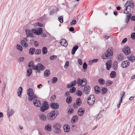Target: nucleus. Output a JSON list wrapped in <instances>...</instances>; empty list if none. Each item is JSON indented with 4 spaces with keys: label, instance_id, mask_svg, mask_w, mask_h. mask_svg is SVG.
I'll return each mask as SVG.
<instances>
[{
    "label": "nucleus",
    "instance_id": "f257e3e1",
    "mask_svg": "<svg viewBox=\"0 0 135 135\" xmlns=\"http://www.w3.org/2000/svg\"><path fill=\"white\" fill-rule=\"evenodd\" d=\"M59 111L56 110L52 111L47 115V118L49 121L54 120L59 114Z\"/></svg>",
    "mask_w": 135,
    "mask_h": 135
},
{
    "label": "nucleus",
    "instance_id": "f03ea898",
    "mask_svg": "<svg viewBox=\"0 0 135 135\" xmlns=\"http://www.w3.org/2000/svg\"><path fill=\"white\" fill-rule=\"evenodd\" d=\"M112 47H110L101 56L102 57L103 59H106L109 57L111 58L113 55Z\"/></svg>",
    "mask_w": 135,
    "mask_h": 135
},
{
    "label": "nucleus",
    "instance_id": "7ed1b4c3",
    "mask_svg": "<svg viewBox=\"0 0 135 135\" xmlns=\"http://www.w3.org/2000/svg\"><path fill=\"white\" fill-rule=\"evenodd\" d=\"M61 124L60 123H55L53 125V128L55 130L54 131L55 133L57 134H59L61 132L60 128L61 127Z\"/></svg>",
    "mask_w": 135,
    "mask_h": 135
},
{
    "label": "nucleus",
    "instance_id": "20e7f679",
    "mask_svg": "<svg viewBox=\"0 0 135 135\" xmlns=\"http://www.w3.org/2000/svg\"><path fill=\"white\" fill-rule=\"evenodd\" d=\"M42 105V106L40 107V110L42 112H44L47 110L49 108V105L47 101H44Z\"/></svg>",
    "mask_w": 135,
    "mask_h": 135
},
{
    "label": "nucleus",
    "instance_id": "39448f33",
    "mask_svg": "<svg viewBox=\"0 0 135 135\" xmlns=\"http://www.w3.org/2000/svg\"><path fill=\"white\" fill-rule=\"evenodd\" d=\"M95 100L94 95L93 94L90 95L87 99L88 104L89 105H93L95 103Z\"/></svg>",
    "mask_w": 135,
    "mask_h": 135
},
{
    "label": "nucleus",
    "instance_id": "423d86ee",
    "mask_svg": "<svg viewBox=\"0 0 135 135\" xmlns=\"http://www.w3.org/2000/svg\"><path fill=\"white\" fill-rule=\"evenodd\" d=\"M35 68H33L34 70H36V73L38 72L39 73L40 72V71L43 70L45 69L44 66L40 63H38Z\"/></svg>",
    "mask_w": 135,
    "mask_h": 135
},
{
    "label": "nucleus",
    "instance_id": "0eeeda50",
    "mask_svg": "<svg viewBox=\"0 0 135 135\" xmlns=\"http://www.w3.org/2000/svg\"><path fill=\"white\" fill-rule=\"evenodd\" d=\"M77 83L78 86H81L82 87L84 86L87 83L86 79L85 78L81 79L78 78L77 79Z\"/></svg>",
    "mask_w": 135,
    "mask_h": 135
},
{
    "label": "nucleus",
    "instance_id": "6e6552de",
    "mask_svg": "<svg viewBox=\"0 0 135 135\" xmlns=\"http://www.w3.org/2000/svg\"><path fill=\"white\" fill-rule=\"evenodd\" d=\"M122 51L126 55H127L131 52L130 48L128 46H126L124 47L122 49Z\"/></svg>",
    "mask_w": 135,
    "mask_h": 135
},
{
    "label": "nucleus",
    "instance_id": "1a4fd4ad",
    "mask_svg": "<svg viewBox=\"0 0 135 135\" xmlns=\"http://www.w3.org/2000/svg\"><path fill=\"white\" fill-rule=\"evenodd\" d=\"M130 63L128 60H126L123 61L121 64V66L123 68L127 67L130 65Z\"/></svg>",
    "mask_w": 135,
    "mask_h": 135
},
{
    "label": "nucleus",
    "instance_id": "9d476101",
    "mask_svg": "<svg viewBox=\"0 0 135 135\" xmlns=\"http://www.w3.org/2000/svg\"><path fill=\"white\" fill-rule=\"evenodd\" d=\"M59 105L57 103H55L54 102L51 103L50 104V107L52 109H56L59 108Z\"/></svg>",
    "mask_w": 135,
    "mask_h": 135
},
{
    "label": "nucleus",
    "instance_id": "9b49d317",
    "mask_svg": "<svg viewBox=\"0 0 135 135\" xmlns=\"http://www.w3.org/2000/svg\"><path fill=\"white\" fill-rule=\"evenodd\" d=\"M85 111V109L83 108H79L78 111V114L80 117H82Z\"/></svg>",
    "mask_w": 135,
    "mask_h": 135
},
{
    "label": "nucleus",
    "instance_id": "f8f14e48",
    "mask_svg": "<svg viewBox=\"0 0 135 135\" xmlns=\"http://www.w3.org/2000/svg\"><path fill=\"white\" fill-rule=\"evenodd\" d=\"M90 90V88L89 86H85L83 90L85 94H89Z\"/></svg>",
    "mask_w": 135,
    "mask_h": 135
},
{
    "label": "nucleus",
    "instance_id": "ddd939ff",
    "mask_svg": "<svg viewBox=\"0 0 135 135\" xmlns=\"http://www.w3.org/2000/svg\"><path fill=\"white\" fill-rule=\"evenodd\" d=\"M27 95L28 96V99L30 98L31 96H32L33 95L34 93L33 89L31 88H29L28 89L27 91Z\"/></svg>",
    "mask_w": 135,
    "mask_h": 135
},
{
    "label": "nucleus",
    "instance_id": "4468645a",
    "mask_svg": "<svg viewBox=\"0 0 135 135\" xmlns=\"http://www.w3.org/2000/svg\"><path fill=\"white\" fill-rule=\"evenodd\" d=\"M33 103L34 105L36 107H39L41 105V102L38 100L34 99Z\"/></svg>",
    "mask_w": 135,
    "mask_h": 135
},
{
    "label": "nucleus",
    "instance_id": "2eb2a0df",
    "mask_svg": "<svg viewBox=\"0 0 135 135\" xmlns=\"http://www.w3.org/2000/svg\"><path fill=\"white\" fill-rule=\"evenodd\" d=\"M105 65L107 66V69L109 70L111 68L112 65V61L111 60L108 61L106 63Z\"/></svg>",
    "mask_w": 135,
    "mask_h": 135
},
{
    "label": "nucleus",
    "instance_id": "dca6fc26",
    "mask_svg": "<svg viewBox=\"0 0 135 135\" xmlns=\"http://www.w3.org/2000/svg\"><path fill=\"white\" fill-rule=\"evenodd\" d=\"M39 117L40 119L42 121H46L47 118V116L43 114H39Z\"/></svg>",
    "mask_w": 135,
    "mask_h": 135
},
{
    "label": "nucleus",
    "instance_id": "f3484780",
    "mask_svg": "<svg viewBox=\"0 0 135 135\" xmlns=\"http://www.w3.org/2000/svg\"><path fill=\"white\" fill-rule=\"evenodd\" d=\"M78 116L77 115H74L73 117L71 119V122L72 123H75L78 121Z\"/></svg>",
    "mask_w": 135,
    "mask_h": 135
},
{
    "label": "nucleus",
    "instance_id": "a211bd4d",
    "mask_svg": "<svg viewBox=\"0 0 135 135\" xmlns=\"http://www.w3.org/2000/svg\"><path fill=\"white\" fill-rule=\"evenodd\" d=\"M14 113V111L13 109H10L9 108H8L7 112L8 117L9 118L10 116L12 115Z\"/></svg>",
    "mask_w": 135,
    "mask_h": 135
},
{
    "label": "nucleus",
    "instance_id": "6ab92c4d",
    "mask_svg": "<svg viewBox=\"0 0 135 135\" xmlns=\"http://www.w3.org/2000/svg\"><path fill=\"white\" fill-rule=\"evenodd\" d=\"M45 129L48 132H50L52 130V126L50 124H47L45 126Z\"/></svg>",
    "mask_w": 135,
    "mask_h": 135
},
{
    "label": "nucleus",
    "instance_id": "aec40b11",
    "mask_svg": "<svg viewBox=\"0 0 135 135\" xmlns=\"http://www.w3.org/2000/svg\"><path fill=\"white\" fill-rule=\"evenodd\" d=\"M25 32L26 34L27 35V37H33V34L30 30L27 29L25 30Z\"/></svg>",
    "mask_w": 135,
    "mask_h": 135
},
{
    "label": "nucleus",
    "instance_id": "412c9836",
    "mask_svg": "<svg viewBox=\"0 0 135 135\" xmlns=\"http://www.w3.org/2000/svg\"><path fill=\"white\" fill-rule=\"evenodd\" d=\"M64 131L66 132H69L70 130V127L69 125L67 124L64 125L63 126Z\"/></svg>",
    "mask_w": 135,
    "mask_h": 135
},
{
    "label": "nucleus",
    "instance_id": "4be33fe9",
    "mask_svg": "<svg viewBox=\"0 0 135 135\" xmlns=\"http://www.w3.org/2000/svg\"><path fill=\"white\" fill-rule=\"evenodd\" d=\"M118 62L116 61H114L112 65V67L114 70L116 71L118 68Z\"/></svg>",
    "mask_w": 135,
    "mask_h": 135
},
{
    "label": "nucleus",
    "instance_id": "5701e85b",
    "mask_svg": "<svg viewBox=\"0 0 135 135\" xmlns=\"http://www.w3.org/2000/svg\"><path fill=\"white\" fill-rule=\"evenodd\" d=\"M95 92L97 94H99L100 92V87L98 86H96L94 87Z\"/></svg>",
    "mask_w": 135,
    "mask_h": 135
},
{
    "label": "nucleus",
    "instance_id": "b1692460",
    "mask_svg": "<svg viewBox=\"0 0 135 135\" xmlns=\"http://www.w3.org/2000/svg\"><path fill=\"white\" fill-rule=\"evenodd\" d=\"M78 48V45H75L74 46L72 49L71 51V54L72 55H74L75 52L76 51Z\"/></svg>",
    "mask_w": 135,
    "mask_h": 135
},
{
    "label": "nucleus",
    "instance_id": "393cba45",
    "mask_svg": "<svg viewBox=\"0 0 135 135\" xmlns=\"http://www.w3.org/2000/svg\"><path fill=\"white\" fill-rule=\"evenodd\" d=\"M127 58L129 61L130 60L132 62H134L135 60V57L133 54L131 56L127 57Z\"/></svg>",
    "mask_w": 135,
    "mask_h": 135
},
{
    "label": "nucleus",
    "instance_id": "a878e982",
    "mask_svg": "<svg viewBox=\"0 0 135 135\" xmlns=\"http://www.w3.org/2000/svg\"><path fill=\"white\" fill-rule=\"evenodd\" d=\"M20 44L24 47H26L28 46V44L23 40L21 41Z\"/></svg>",
    "mask_w": 135,
    "mask_h": 135
},
{
    "label": "nucleus",
    "instance_id": "bb28decb",
    "mask_svg": "<svg viewBox=\"0 0 135 135\" xmlns=\"http://www.w3.org/2000/svg\"><path fill=\"white\" fill-rule=\"evenodd\" d=\"M116 76V74L115 71H112L111 72L110 74V77L112 78H115Z\"/></svg>",
    "mask_w": 135,
    "mask_h": 135
},
{
    "label": "nucleus",
    "instance_id": "cd10ccee",
    "mask_svg": "<svg viewBox=\"0 0 135 135\" xmlns=\"http://www.w3.org/2000/svg\"><path fill=\"white\" fill-rule=\"evenodd\" d=\"M35 51V49L34 48H31L29 50V53L30 54L33 55Z\"/></svg>",
    "mask_w": 135,
    "mask_h": 135
},
{
    "label": "nucleus",
    "instance_id": "c85d7f7f",
    "mask_svg": "<svg viewBox=\"0 0 135 135\" xmlns=\"http://www.w3.org/2000/svg\"><path fill=\"white\" fill-rule=\"evenodd\" d=\"M123 56L122 54H120L118 55L117 59L119 61H122L123 60Z\"/></svg>",
    "mask_w": 135,
    "mask_h": 135
},
{
    "label": "nucleus",
    "instance_id": "c756f323",
    "mask_svg": "<svg viewBox=\"0 0 135 135\" xmlns=\"http://www.w3.org/2000/svg\"><path fill=\"white\" fill-rule=\"evenodd\" d=\"M37 31V35H40L41 33L42 32L43 30L40 27L38 28L37 30H36Z\"/></svg>",
    "mask_w": 135,
    "mask_h": 135
},
{
    "label": "nucleus",
    "instance_id": "7c9ffc66",
    "mask_svg": "<svg viewBox=\"0 0 135 135\" xmlns=\"http://www.w3.org/2000/svg\"><path fill=\"white\" fill-rule=\"evenodd\" d=\"M50 74V71L49 70H46L44 72V75L45 77H48Z\"/></svg>",
    "mask_w": 135,
    "mask_h": 135
},
{
    "label": "nucleus",
    "instance_id": "2f4dec72",
    "mask_svg": "<svg viewBox=\"0 0 135 135\" xmlns=\"http://www.w3.org/2000/svg\"><path fill=\"white\" fill-rule=\"evenodd\" d=\"M22 87L20 86L18 89V91L17 92L18 95L20 97L21 95L22 91Z\"/></svg>",
    "mask_w": 135,
    "mask_h": 135
},
{
    "label": "nucleus",
    "instance_id": "473e14b6",
    "mask_svg": "<svg viewBox=\"0 0 135 135\" xmlns=\"http://www.w3.org/2000/svg\"><path fill=\"white\" fill-rule=\"evenodd\" d=\"M76 102L78 106H80L82 103L81 100L79 98H77L76 99Z\"/></svg>",
    "mask_w": 135,
    "mask_h": 135
},
{
    "label": "nucleus",
    "instance_id": "72a5a7b5",
    "mask_svg": "<svg viewBox=\"0 0 135 135\" xmlns=\"http://www.w3.org/2000/svg\"><path fill=\"white\" fill-rule=\"evenodd\" d=\"M37 98L38 97L36 95L34 94L33 95L31 96L28 99V100L29 101H30L32 100L33 99H37Z\"/></svg>",
    "mask_w": 135,
    "mask_h": 135
},
{
    "label": "nucleus",
    "instance_id": "f704fd0d",
    "mask_svg": "<svg viewBox=\"0 0 135 135\" xmlns=\"http://www.w3.org/2000/svg\"><path fill=\"white\" fill-rule=\"evenodd\" d=\"M99 83L101 85H103L105 83V80L102 78H99L98 80Z\"/></svg>",
    "mask_w": 135,
    "mask_h": 135
},
{
    "label": "nucleus",
    "instance_id": "c9c22d12",
    "mask_svg": "<svg viewBox=\"0 0 135 135\" xmlns=\"http://www.w3.org/2000/svg\"><path fill=\"white\" fill-rule=\"evenodd\" d=\"M113 82L110 80L107 81L105 82V85L107 86H109L111 85L113 83Z\"/></svg>",
    "mask_w": 135,
    "mask_h": 135
},
{
    "label": "nucleus",
    "instance_id": "e433bc0d",
    "mask_svg": "<svg viewBox=\"0 0 135 135\" xmlns=\"http://www.w3.org/2000/svg\"><path fill=\"white\" fill-rule=\"evenodd\" d=\"M72 100V97L71 96H69L66 99V102L68 104H70Z\"/></svg>",
    "mask_w": 135,
    "mask_h": 135
},
{
    "label": "nucleus",
    "instance_id": "4c0bfd02",
    "mask_svg": "<svg viewBox=\"0 0 135 135\" xmlns=\"http://www.w3.org/2000/svg\"><path fill=\"white\" fill-rule=\"evenodd\" d=\"M101 93L102 94H103L104 93H106L107 91V89L106 88L103 87L101 89Z\"/></svg>",
    "mask_w": 135,
    "mask_h": 135
},
{
    "label": "nucleus",
    "instance_id": "58836bf2",
    "mask_svg": "<svg viewBox=\"0 0 135 135\" xmlns=\"http://www.w3.org/2000/svg\"><path fill=\"white\" fill-rule=\"evenodd\" d=\"M27 76H30L32 72V69H30L27 70Z\"/></svg>",
    "mask_w": 135,
    "mask_h": 135
},
{
    "label": "nucleus",
    "instance_id": "ea45409f",
    "mask_svg": "<svg viewBox=\"0 0 135 135\" xmlns=\"http://www.w3.org/2000/svg\"><path fill=\"white\" fill-rule=\"evenodd\" d=\"M42 54H46L47 52V48L46 47H44L42 50Z\"/></svg>",
    "mask_w": 135,
    "mask_h": 135
},
{
    "label": "nucleus",
    "instance_id": "a19ab883",
    "mask_svg": "<svg viewBox=\"0 0 135 135\" xmlns=\"http://www.w3.org/2000/svg\"><path fill=\"white\" fill-rule=\"evenodd\" d=\"M16 48L21 51H22V47L20 45L17 44L16 45Z\"/></svg>",
    "mask_w": 135,
    "mask_h": 135
},
{
    "label": "nucleus",
    "instance_id": "79ce46f5",
    "mask_svg": "<svg viewBox=\"0 0 135 135\" xmlns=\"http://www.w3.org/2000/svg\"><path fill=\"white\" fill-rule=\"evenodd\" d=\"M74 110L73 108H70L68 110V113L69 114H72L74 112Z\"/></svg>",
    "mask_w": 135,
    "mask_h": 135
},
{
    "label": "nucleus",
    "instance_id": "37998d69",
    "mask_svg": "<svg viewBox=\"0 0 135 135\" xmlns=\"http://www.w3.org/2000/svg\"><path fill=\"white\" fill-rule=\"evenodd\" d=\"M131 5V4L130 1H128L125 4L124 7H125L128 8V7H129Z\"/></svg>",
    "mask_w": 135,
    "mask_h": 135
},
{
    "label": "nucleus",
    "instance_id": "c03bdc74",
    "mask_svg": "<svg viewBox=\"0 0 135 135\" xmlns=\"http://www.w3.org/2000/svg\"><path fill=\"white\" fill-rule=\"evenodd\" d=\"M76 93L78 96H81L82 94V92L80 90H78L76 91Z\"/></svg>",
    "mask_w": 135,
    "mask_h": 135
},
{
    "label": "nucleus",
    "instance_id": "a18cd8bd",
    "mask_svg": "<svg viewBox=\"0 0 135 135\" xmlns=\"http://www.w3.org/2000/svg\"><path fill=\"white\" fill-rule=\"evenodd\" d=\"M41 50L40 49L36 50L35 51V54L36 55H39L41 53Z\"/></svg>",
    "mask_w": 135,
    "mask_h": 135
},
{
    "label": "nucleus",
    "instance_id": "49530a36",
    "mask_svg": "<svg viewBox=\"0 0 135 135\" xmlns=\"http://www.w3.org/2000/svg\"><path fill=\"white\" fill-rule=\"evenodd\" d=\"M76 90V88L75 87H73L70 89V92L73 93L75 92Z\"/></svg>",
    "mask_w": 135,
    "mask_h": 135
},
{
    "label": "nucleus",
    "instance_id": "de8ad7c7",
    "mask_svg": "<svg viewBox=\"0 0 135 135\" xmlns=\"http://www.w3.org/2000/svg\"><path fill=\"white\" fill-rule=\"evenodd\" d=\"M103 117V115L101 114H98L97 116L96 119V121L98 120L100 118H102Z\"/></svg>",
    "mask_w": 135,
    "mask_h": 135
},
{
    "label": "nucleus",
    "instance_id": "09e8293b",
    "mask_svg": "<svg viewBox=\"0 0 135 135\" xmlns=\"http://www.w3.org/2000/svg\"><path fill=\"white\" fill-rule=\"evenodd\" d=\"M57 78L56 77H54L52 80V82L53 83H55L57 81Z\"/></svg>",
    "mask_w": 135,
    "mask_h": 135
},
{
    "label": "nucleus",
    "instance_id": "8fccbe9b",
    "mask_svg": "<svg viewBox=\"0 0 135 135\" xmlns=\"http://www.w3.org/2000/svg\"><path fill=\"white\" fill-rule=\"evenodd\" d=\"M66 40L65 39L62 38L61 39L60 41V43L61 45H62V44L63 43H64L65 42H66Z\"/></svg>",
    "mask_w": 135,
    "mask_h": 135
},
{
    "label": "nucleus",
    "instance_id": "3c124183",
    "mask_svg": "<svg viewBox=\"0 0 135 135\" xmlns=\"http://www.w3.org/2000/svg\"><path fill=\"white\" fill-rule=\"evenodd\" d=\"M24 59L23 57H21L18 59V62H22L23 61Z\"/></svg>",
    "mask_w": 135,
    "mask_h": 135
},
{
    "label": "nucleus",
    "instance_id": "603ef678",
    "mask_svg": "<svg viewBox=\"0 0 135 135\" xmlns=\"http://www.w3.org/2000/svg\"><path fill=\"white\" fill-rule=\"evenodd\" d=\"M57 57V56L54 55L51 56L50 57V59L51 60H53L54 59L56 58Z\"/></svg>",
    "mask_w": 135,
    "mask_h": 135
},
{
    "label": "nucleus",
    "instance_id": "864d4df0",
    "mask_svg": "<svg viewBox=\"0 0 135 135\" xmlns=\"http://www.w3.org/2000/svg\"><path fill=\"white\" fill-rule=\"evenodd\" d=\"M35 25L36 26H37L41 27H42L43 26V24L42 23H40L39 22L36 23Z\"/></svg>",
    "mask_w": 135,
    "mask_h": 135
},
{
    "label": "nucleus",
    "instance_id": "5fc2aeb1",
    "mask_svg": "<svg viewBox=\"0 0 135 135\" xmlns=\"http://www.w3.org/2000/svg\"><path fill=\"white\" fill-rule=\"evenodd\" d=\"M83 68L84 69H85L87 68V65L85 62L83 63Z\"/></svg>",
    "mask_w": 135,
    "mask_h": 135
},
{
    "label": "nucleus",
    "instance_id": "6e6d98bb",
    "mask_svg": "<svg viewBox=\"0 0 135 135\" xmlns=\"http://www.w3.org/2000/svg\"><path fill=\"white\" fill-rule=\"evenodd\" d=\"M77 83L76 80H74L73 81H72L70 83L71 85L73 86H75Z\"/></svg>",
    "mask_w": 135,
    "mask_h": 135
},
{
    "label": "nucleus",
    "instance_id": "4d7b16f0",
    "mask_svg": "<svg viewBox=\"0 0 135 135\" xmlns=\"http://www.w3.org/2000/svg\"><path fill=\"white\" fill-rule=\"evenodd\" d=\"M56 98L55 95H53L51 97L50 99L51 101H53L56 99Z\"/></svg>",
    "mask_w": 135,
    "mask_h": 135
},
{
    "label": "nucleus",
    "instance_id": "13d9d810",
    "mask_svg": "<svg viewBox=\"0 0 135 135\" xmlns=\"http://www.w3.org/2000/svg\"><path fill=\"white\" fill-rule=\"evenodd\" d=\"M76 23V20H74L70 22V25H75Z\"/></svg>",
    "mask_w": 135,
    "mask_h": 135
},
{
    "label": "nucleus",
    "instance_id": "bf43d9fd",
    "mask_svg": "<svg viewBox=\"0 0 135 135\" xmlns=\"http://www.w3.org/2000/svg\"><path fill=\"white\" fill-rule=\"evenodd\" d=\"M78 62L80 65H82L83 64V62L82 60L80 59H78Z\"/></svg>",
    "mask_w": 135,
    "mask_h": 135
},
{
    "label": "nucleus",
    "instance_id": "052dcab7",
    "mask_svg": "<svg viewBox=\"0 0 135 135\" xmlns=\"http://www.w3.org/2000/svg\"><path fill=\"white\" fill-rule=\"evenodd\" d=\"M131 37L134 40H135V33H132L131 36Z\"/></svg>",
    "mask_w": 135,
    "mask_h": 135
},
{
    "label": "nucleus",
    "instance_id": "680f3d73",
    "mask_svg": "<svg viewBox=\"0 0 135 135\" xmlns=\"http://www.w3.org/2000/svg\"><path fill=\"white\" fill-rule=\"evenodd\" d=\"M59 20L61 23H62L63 22V18L62 16L58 18Z\"/></svg>",
    "mask_w": 135,
    "mask_h": 135
},
{
    "label": "nucleus",
    "instance_id": "e2e57ef3",
    "mask_svg": "<svg viewBox=\"0 0 135 135\" xmlns=\"http://www.w3.org/2000/svg\"><path fill=\"white\" fill-rule=\"evenodd\" d=\"M37 30H36L34 28L32 29L31 30L32 32L33 33L36 35H37Z\"/></svg>",
    "mask_w": 135,
    "mask_h": 135
},
{
    "label": "nucleus",
    "instance_id": "0e129e2a",
    "mask_svg": "<svg viewBox=\"0 0 135 135\" xmlns=\"http://www.w3.org/2000/svg\"><path fill=\"white\" fill-rule=\"evenodd\" d=\"M55 10L54 9H52V10L50 12V15H51L55 12Z\"/></svg>",
    "mask_w": 135,
    "mask_h": 135
},
{
    "label": "nucleus",
    "instance_id": "69168bd1",
    "mask_svg": "<svg viewBox=\"0 0 135 135\" xmlns=\"http://www.w3.org/2000/svg\"><path fill=\"white\" fill-rule=\"evenodd\" d=\"M31 66H32V69L34 70V69L33 68H35V66H35L34 65V62L33 61H31Z\"/></svg>",
    "mask_w": 135,
    "mask_h": 135
},
{
    "label": "nucleus",
    "instance_id": "338daca9",
    "mask_svg": "<svg viewBox=\"0 0 135 135\" xmlns=\"http://www.w3.org/2000/svg\"><path fill=\"white\" fill-rule=\"evenodd\" d=\"M69 62L68 61H67L65 64V65L64 66V67L65 68H67V67H68L69 65Z\"/></svg>",
    "mask_w": 135,
    "mask_h": 135
},
{
    "label": "nucleus",
    "instance_id": "774afa93",
    "mask_svg": "<svg viewBox=\"0 0 135 135\" xmlns=\"http://www.w3.org/2000/svg\"><path fill=\"white\" fill-rule=\"evenodd\" d=\"M122 98L120 99V102H119V104H118L117 106L118 108H119L120 107V105L122 102Z\"/></svg>",
    "mask_w": 135,
    "mask_h": 135
}]
</instances>
